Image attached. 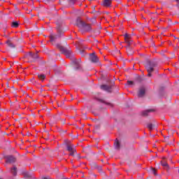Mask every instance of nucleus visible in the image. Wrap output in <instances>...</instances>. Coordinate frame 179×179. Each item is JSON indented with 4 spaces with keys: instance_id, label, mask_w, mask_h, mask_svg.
<instances>
[{
    "instance_id": "nucleus-1",
    "label": "nucleus",
    "mask_w": 179,
    "mask_h": 179,
    "mask_svg": "<svg viewBox=\"0 0 179 179\" xmlns=\"http://www.w3.org/2000/svg\"><path fill=\"white\" fill-rule=\"evenodd\" d=\"M157 66V63L155 61L148 60L145 63V69L148 72V76L150 78L152 76V72L155 71V68Z\"/></svg>"
},
{
    "instance_id": "nucleus-2",
    "label": "nucleus",
    "mask_w": 179,
    "mask_h": 179,
    "mask_svg": "<svg viewBox=\"0 0 179 179\" xmlns=\"http://www.w3.org/2000/svg\"><path fill=\"white\" fill-rule=\"evenodd\" d=\"M57 29L58 31V34H52L50 36V41H57V39L60 38L62 34H64V31H62V27L60 25L57 26Z\"/></svg>"
},
{
    "instance_id": "nucleus-3",
    "label": "nucleus",
    "mask_w": 179,
    "mask_h": 179,
    "mask_svg": "<svg viewBox=\"0 0 179 179\" xmlns=\"http://www.w3.org/2000/svg\"><path fill=\"white\" fill-rule=\"evenodd\" d=\"M57 47L60 50L62 54L65 55L67 58H69V57L72 55V50H71V48L68 47L67 48H65L59 44H57Z\"/></svg>"
},
{
    "instance_id": "nucleus-4",
    "label": "nucleus",
    "mask_w": 179,
    "mask_h": 179,
    "mask_svg": "<svg viewBox=\"0 0 179 179\" xmlns=\"http://www.w3.org/2000/svg\"><path fill=\"white\" fill-rule=\"evenodd\" d=\"M27 58L29 60V62H36L39 57L37 53L29 52L27 54Z\"/></svg>"
},
{
    "instance_id": "nucleus-5",
    "label": "nucleus",
    "mask_w": 179,
    "mask_h": 179,
    "mask_svg": "<svg viewBox=\"0 0 179 179\" xmlns=\"http://www.w3.org/2000/svg\"><path fill=\"white\" fill-rule=\"evenodd\" d=\"M90 61L93 64H99V57L96 55V52L90 54Z\"/></svg>"
},
{
    "instance_id": "nucleus-6",
    "label": "nucleus",
    "mask_w": 179,
    "mask_h": 179,
    "mask_svg": "<svg viewBox=\"0 0 179 179\" xmlns=\"http://www.w3.org/2000/svg\"><path fill=\"white\" fill-rule=\"evenodd\" d=\"M145 94H146V87H141L138 89V97H144Z\"/></svg>"
},
{
    "instance_id": "nucleus-7",
    "label": "nucleus",
    "mask_w": 179,
    "mask_h": 179,
    "mask_svg": "<svg viewBox=\"0 0 179 179\" xmlns=\"http://www.w3.org/2000/svg\"><path fill=\"white\" fill-rule=\"evenodd\" d=\"M6 159V163H15L16 162V157L12 155L7 156Z\"/></svg>"
},
{
    "instance_id": "nucleus-8",
    "label": "nucleus",
    "mask_w": 179,
    "mask_h": 179,
    "mask_svg": "<svg viewBox=\"0 0 179 179\" xmlns=\"http://www.w3.org/2000/svg\"><path fill=\"white\" fill-rule=\"evenodd\" d=\"M86 22L80 20V18L77 19L76 25L78 27H83Z\"/></svg>"
},
{
    "instance_id": "nucleus-9",
    "label": "nucleus",
    "mask_w": 179,
    "mask_h": 179,
    "mask_svg": "<svg viewBox=\"0 0 179 179\" xmlns=\"http://www.w3.org/2000/svg\"><path fill=\"white\" fill-rule=\"evenodd\" d=\"M101 89L102 90H106V92H111V86L107 85H101Z\"/></svg>"
},
{
    "instance_id": "nucleus-10",
    "label": "nucleus",
    "mask_w": 179,
    "mask_h": 179,
    "mask_svg": "<svg viewBox=\"0 0 179 179\" xmlns=\"http://www.w3.org/2000/svg\"><path fill=\"white\" fill-rule=\"evenodd\" d=\"M85 31H92V24H85L84 27Z\"/></svg>"
},
{
    "instance_id": "nucleus-11",
    "label": "nucleus",
    "mask_w": 179,
    "mask_h": 179,
    "mask_svg": "<svg viewBox=\"0 0 179 179\" xmlns=\"http://www.w3.org/2000/svg\"><path fill=\"white\" fill-rule=\"evenodd\" d=\"M113 2V0H103V6H111V3Z\"/></svg>"
},
{
    "instance_id": "nucleus-12",
    "label": "nucleus",
    "mask_w": 179,
    "mask_h": 179,
    "mask_svg": "<svg viewBox=\"0 0 179 179\" xmlns=\"http://www.w3.org/2000/svg\"><path fill=\"white\" fill-rule=\"evenodd\" d=\"M153 111H155V110H152V109L147 110L143 111V112L142 113V115H143V117H148V116L149 115V113H153Z\"/></svg>"
},
{
    "instance_id": "nucleus-13",
    "label": "nucleus",
    "mask_w": 179,
    "mask_h": 179,
    "mask_svg": "<svg viewBox=\"0 0 179 179\" xmlns=\"http://www.w3.org/2000/svg\"><path fill=\"white\" fill-rule=\"evenodd\" d=\"M66 150H68V152H71L75 149V146L73 145L66 144Z\"/></svg>"
},
{
    "instance_id": "nucleus-14",
    "label": "nucleus",
    "mask_w": 179,
    "mask_h": 179,
    "mask_svg": "<svg viewBox=\"0 0 179 179\" xmlns=\"http://www.w3.org/2000/svg\"><path fill=\"white\" fill-rule=\"evenodd\" d=\"M73 63L76 65V71H78V69H79L80 68V64L79 63V62L78 61V59H75L73 61Z\"/></svg>"
},
{
    "instance_id": "nucleus-15",
    "label": "nucleus",
    "mask_w": 179,
    "mask_h": 179,
    "mask_svg": "<svg viewBox=\"0 0 179 179\" xmlns=\"http://www.w3.org/2000/svg\"><path fill=\"white\" fill-rule=\"evenodd\" d=\"M6 44L10 47V48H16V45L10 42V41H7Z\"/></svg>"
},
{
    "instance_id": "nucleus-16",
    "label": "nucleus",
    "mask_w": 179,
    "mask_h": 179,
    "mask_svg": "<svg viewBox=\"0 0 179 179\" xmlns=\"http://www.w3.org/2000/svg\"><path fill=\"white\" fill-rule=\"evenodd\" d=\"M114 146L115 149H117V150H120V148L121 146L120 144V141H115Z\"/></svg>"
},
{
    "instance_id": "nucleus-17",
    "label": "nucleus",
    "mask_w": 179,
    "mask_h": 179,
    "mask_svg": "<svg viewBox=\"0 0 179 179\" xmlns=\"http://www.w3.org/2000/svg\"><path fill=\"white\" fill-rule=\"evenodd\" d=\"M156 127V124H153V123H148V129H150L152 131V129H153V128H155Z\"/></svg>"
},
{
    "instance_id": "nucleus-18",
    "label": "nucleus",
    "mask_w": 179,
    "mask_h": 179,
    "mask_svg": "<svg viewBox=\"0 0 179 179\" xmlns=\"http://www.w3.org/2000/svg\"><path fill=\"white\" fill-rule=\"evenodd\" d=\"M127 52L128 55H132L134 54V51L129 48V46H127Z\"/></svg>"
},
{
    "instance_id": "nucleus-19",
    "label": "nucleus",
    "mask_w": 179,
    "mask_h": 179,
    "mask_svg": "<svg viewBox=\"0 0 179 179\" xmlns=\"http://www.w3.org/2000/svg\"><path fill=\"white\" fill-rule=\"evenodd\" d=\"M11 173L14 176H17V168H16V166H14L13 168H12L11 169Z\"/></svg>"
},
{
    "instance_id": "nucleus-20",
    "label": "nucleus",
    "mask_w": 179,
    "mask_h": 179,
    "mask_svg": "<svg viewBox=\"0 0 179 179\" xmlns=\"http://www.w3.org/2000/svg\"><path fill=\"white\" fill-rule=\"evenodd\" d=\"M12 27H14L15 29L19 27V22H13Z\"/></svg>"
},
{
    "instance_id": "nucleus-21",
    "label": "nucleus",
    "mask_w": 179,
    "mask_h": 179,
    "mask_svg": "<svg viewBox=\"0 0 179 179\" xmlns=\"http://www.w3.org/2000/svg\"><path fill=\"white\" fill-rule=\"evenodd\" d=\"M97 101H99L100 103H103V104H106L107 106H110L111 104L110 103L106 102V101L103 99H98Z\"/></svg>"
},
{
    "instance_id": "nucleus-22",
    "label": "nucleus",
    "mask_w": 179,
    "mask_h": 179,
    "mask_svg": "<svg viewBox=\"0 0 179 179\" xmlns=\"http://www.w3.org/2000/svg\"><path fill=\"white\" fill-rule=\"evenodd\" d=\"M38 79H41V80H43L44 79H45V75L38 74Z\"/></svg>"
},
{
    "instance_id": "nucleus-23",
    "label": "nucleus",
    "mask_w": 179,
    "mask_h": 179,
    "mask_svg": "<svg viewBox=\"0 0 179 179\" xmlns=\"http://www.w3.org/2000/svg\"><path fill=\"white\" fill-rule=\"evenodd\" d=\"M125 43H127V47H129V45H131V44H132V40L126 39Z\"/></svg>"
},
{
    "instance_id": "nucleus-24",
    "label": "nucleus",
    "mask_w": 179,
    "mask_h": 179,
    "mask_svg": "<svg viewBox=\"0 0 179 179\" xmlns=\"http://www.w3.org/2000/svg\"><path fill=\"white\" fill-rule=\"evenodd\" d=\"M143 78H142V77H141V76H138L136 78V82H138V83H141V82H143Z\"/></svg>"
},
{
    "instance_id": "nucleus-25",
    "label": "nucleus",
    "mask_w": 179,
    "mask_h": 179,
    "mask_svg": "<svg viewBox=\"0 0 179 179\" xmlns=\"http://www.w3.org/2000/svg\"><path fill=\"white\" fill-rule=\"evenodd\" d=\"M76 153V150L74 148L73 150L70 151V156H75Z\"/></svg>"
},
{
    "instance_id": "nucleus-26",
    "label": "nucleus",
    "mask_w": 179,
    "mask_h": 179,
    "mask_svg": "<svg viewBox=\"0 0 179 179\" xmlns=\"http://www.w3.org/2000/svg\"><path fill=\"white\" fill-rule=\"evenodd\" d=\"M161 164L163 166V167H167V169H169V164H167V162H162Z\"/></svg>"
},
{
    "instance_id": "nucleus-27",
    "label": "nucleus",
    "mask_w": 179,
    "mask_h": 179,
    "mask_svg": "<svg viewBox=\"0 0 179 179\" xmlns=\"http://www.w3.org/2000/svg\"><path fill=\"white\" fill-rule=\"evenodd\" d=\"M131 38V35L128 34H124V40H129Z\"/></svg>"
},
{
    "instance_id": "nucleus-28",
    "label": "nucleus",
    "mask_w": 179,
    "mask_h": 179,
    "mask_svg": "<svg viewBox=\"0 0 179 179\" xmlns=\"http://www.w3.org/2000/svg\"><path fill=\"white\" fill-rule=\"evenodd\" d=\"M64 104H65V102L64 101H62L59 104V107H64Z\"/></svg>"
},
{
    "instance_id": "nucleus-29",
    "label": "nucleus",
    "mask_w": 179,
    "mask_h": 179,
    "mask_svg": "<svg viewBox=\"0 0 179 179\" xmlns=\"http://www.w3.org/2000/svg\"><path fill=\"white\" fill-rule=\"evenodd\" d=\"M75 2H76V0H69L70 5H75Z\"/></svg>"
},
{
    "instance_id": "nucleus-30",
    "label": "nucleus",
    "mask_w": 179,
    "mask_h": 179,
    "mask_svg": "<svg viewBox=\"0 0 179 179\" xmlns=\"http://www.w3.org/2000/svg\"><path fill=\"white\" fill-rule=\"evenodd\" d=\"M30 177H31V176H30L29 173H25L24 174V178H30Z\"/></svg>"
},
{
    "instance_id": "nucleus-31",
    "label": "nucleus",
    "mask_w": 179,
    "mask_h": 179,
    "mask_svg": "<svg viewBox=\"0 0 179 179\" xmlns=\"http://www.w3.org/2000/svg\"><path fill=\"white\" fill-rule=\"evenodd\" d=\"M127 85H134V81L128 80Z\"/></svg>"
},
{
    "instance_id": "nucleus-32",
    "label": "nucleus",
    "mask_w": 179,
    "mask_h": 179,
    "mask_svg": "<svg viewBox=\"0 0 179 179\" xmlns=\"http://www.w3.org/2000/svg\"><path fill=\"white\" fill-rule=\"evenodd\" d=\"M98 171H99V173H101V171H102L101 169V166H97Z\"/></svg>"
},
{
    "instance_id": "nucleus-33",
    "label": "nucleus",
    "mask_w": 179,
    "mask_h": 179,
    "mask_svg": "<svg viewBox=\"0 0 179 179\" xmlns=\"http://www.w3.org/2000/svg\"><path fill=\"white\" fill-rule=\"evenodd\" d=\"M96 17H94L91 20H92V22H96Z\"/></svg>"
},
{
    "instance_id": "nucleus-34",
    "label": "nucleus",
    "mask_w": 179,
    "mask_h": 179,
    "mask_svg": "<svg viewBox=\"0 0 179 179\" xmlns=\"http://www.w3.org/2000/svg\"><path fill=\"white\" fill-rule=\"evenodd\" d=\"M15 10L19 13L20 12V10H19V8H17V6H15Z\"/></svg>"
},
{
    "instance_id": "nucleus-35",
    "label": "nucleus",
    "mask_w": 179,
    "mask_h": 179,
    "mask_svg": "<svg viewBox=\"0 0 179 179\" xmlns=\"http://www.w3.org/2000/svg\"><path fill=\"white\" fill-rule=\"evenodd\" d=\"M96 8L94 7L93 8V10H92V12L91 13H96Z\"/></svg>"
},
{
    "instance_id": "nucleus-36",
    "label": "nucleus",
    "mask_w": 179,
    "mask_h": 179,
    "mask_svg": "<svg viewBox=\"0 0 179 179\" xmlns=\"http://www.w3.org/2000/svg\"><path fill=\"white\" fill-rule=\"evenodd\" d=\"M152 172H153V174H155V176H156V169L152 168Z\"/></svg>"
},
{
    "instance_id": "nucleus-37",
    "label": "nucleus",
    "mask_w": 179,
    "mask_h": 179,
    "mask_svg": "<svg viewBox=\"0 0 179 179\" xmlns=\"http://www.w3.org/2000/svg\"><path fill=\"white\" fill-rule=\"evenodd\" d=\"M175 15H176V16L178 17H179V10L178 12L175 13Z\"/></svg>"
},
{
    "instance_id": "nucleus-38",
    "label": "nucleus",
    "mask_w": 179,
    "mask_h": 179,
    "mask_svg": "<svg viewBox=\"0 0 179 179\" xmlns=\"http://www.w3.org/2000/svg\"><path fill=\"white\" fill-rule=\"evenodd\" d=\"M94 33H96L97 34H100V31L94 30Z\"/></svg>"
},
{
    "instance_id": "nucleus-39",
    "label": "nucleus",
    "mask_w": 179,
    "mask_h": 179,
    "mask_svg": "<svg viewBox=\"0 0 179 179\" xmlns=\"http://www.w3.org/2000/svg\"><path fill=\"white\" fill-rule=\"evenodd\" d=\"M98 30H101V26H99V27H98Z\"/></svg>"
},
{
    "instance_id": "nucleus-40",
    "label": "nucleus",
    "mask_w": 179,
    "mask_h": 179,
    "mask_svg": "<svg viewBox=\"0 0 179 179\" xmlns=\"http://www.w3.org/2000/svg\"><path fill=\"white\" fill-rule=\"evenodd\" d=\"M78 62H79V64H80L81 59H78Z\"/></svg>"
},
{
    "instance_id": "nucleus-41",
    "label": "nucleus",
    "mask_w": 179,
    "mask_h": 179,
    "mask_svg": "<svg viewBox=\"0 0 179 179\" xmlns=\"http://www.w3.org/2000/svg\"><path fill=\"white\" fill-rule=\"evenodd\" d=\"M98 13V15H99L100 14V13L99 12V11H96V13Z\"/></svg>"
},
{
    "instance_id": "nucleus-42",
    "label": "nucleus",
    "mask_w": 179,
    "mask_h": 179,
    "mask_svg": "<svg viewBox=\"0 0 179 179\" xmlns=\"http://www.w3.org/2000/svg\"><path fill=\"white\" fill-rule=\"evenodd\" d=\"M176 1V2H179V0H175Z\"/></svg>"
},
{
    "instance_id": "nucleus-43",
    "label": "nucleus",
    "mask_w": 179,
    "mask_h": 179,
    "mask_svg": "<svg viewBox=\"0 0 179 179\" xmlns=\"http://www.w3.org/2000/svg\"><path fill=\"white\" fill-rule=\"evenodd\" d=\"M112 85H114V81H112Z\"/></svg>"
},
{
    "instance_id": "nucleus-44",
    "label": "nucleus",
    "mask_w": 179,
    "mask_h": 179,
    "mask_svg": "<svg viewBox=\"0 0 179 179\" xmlns=\"http://www.w3.org/2000/svg\"><path fill=\"white\" fill-rule=\"evenodd\" d=\"M105 49L107 50V47H105Z\"/></svg>"
},
{
    "instance_id": "nucleus-45",
    "label": "nucleus",
    "mask_w": 179,
    "mask_h": 179,
    "mask_svg": "<svg viewBox=\"0 0 179 179\" xmlns=\"http://www.w3.org/2000/svg\"><path fill=\"white\" fill-rule=\"evenodd\" d=\"M63 124H65V121H64Z\"/></svg>"
},
{
    "instance_id": "nucleus-46",
    "label": "nucleus",
    "mask_w": 179,
    "mask_h": 179,
    "mask_svg": "<svg viewBox=\"0 0 179 179\" xmlns=\"http://www.w3.org/2000/svg\"><path fill=\"white\" fill-rule=\"evenodd\" d=\"M32 80H34V78H32Z\"/></svg>"
},
{
    "instance_id": "nucleus-47",
    "label": "nucleus",
    "mask_w": 179,
    "mask_h": 179,
    "mask_svg": "<svg viewBox=\"0 0 179 179\" xmlns=\"http://www.w3.org/2000/svg\"><path fill=\"white\" fill-rule=\"evenodd\" d=\"M66 94H68V92H66Z\"/></svg>"
},
{
    "instance_id": "nucleus-48",
    "label": "nucleus",
    "mask_w": 179,
    "mask_h": 179,
    "mask_svg": "<svg viewBox=\"0 0 179 179\" xmlns=\"http://www.w3.org/2000/svg\"><path fill=\"white\" fill-rule=\"evenodd\" d=\"M62 121H65V120H63Z\"/></svg>"
}]
</instances>
